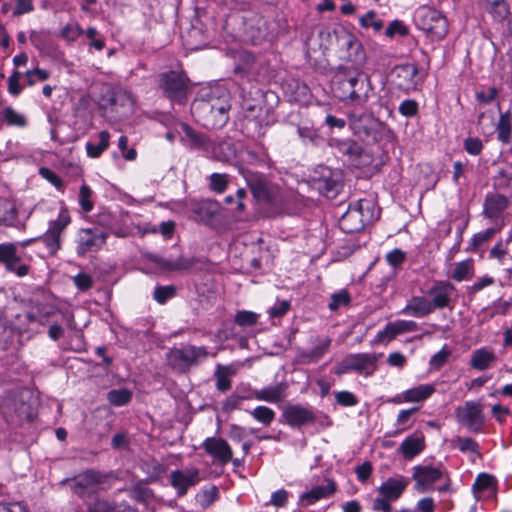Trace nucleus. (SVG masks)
Segmentation results:
<instances>
[{
    "label": "nucleus",
    "mask_w": 512,
    "mask_h": 512,
    "mask_svg": "<svg viewBox=\"0 0 512 512\" xmlns=\"http://www.w3.org/2000/svg\"><path fill=\"white\" fill-rule=\"evenodd\" d=\"M379 212L370 199H359L349 204L339 220L340 229L348 234L362 231L366 225L378 219Z\"/></svg>",
    "instance_id": "nucleus-1"
},
{
    "label": "nucleus",
    "mask_w": 512,
    "mask_h": 512,
    "mask_svg": "<svg viewBox=\"0 0 512 512\" xmlns=\"http://www.w3.org/2000/svg\"><path fill=\"white\" fill-rule=\"evenodd\" d=\"M209 356L204 346L186 345L173 348L167 355L169 364L180 372H186L191 366L198 365Z\"/></svg>",
    "instance_id": "nucleus-2"
},
{
    "label": "nucleus",
    "mask_w": 512,
    "mask_h": 512,
    "mask_svg": "<svg viewBox=\"0 0 512 512\" xmlns=\"http://www.w3.org/2000/svg\"><path fill=\"white\" fill-rule=\"evenodd\" d=\"M415 24L423 31L437 39L445 37L448 26L446 18L437 10L422 6L414 14Z\"/></svg>",
    "instance_id": "nucleus-3"
},
{
    "label": "nucleus",
    "mask_w": 512,
    "mask_h": 512,
    "mask_svg": "<svg viewBox=\"0 0 512 512\" xmlns=\"http://www.w3.org/2000/svg\"><path fill=\"white\" fill-rule=\"evenodd\" d=\"M378 357L373 353H357L346 356L336 368L341 375L355 371L366 377L371 376L377 369Z\"/></svg>",
    "instance_id": "nucleus-4"
},
{
    "label": "nucleus",
    "mask_w": 512,
    "mask_h": 512,
    "mask_svg": "<svg viewBox=\"0 0 512 512\" xmlns=\"http://www.w3.org/2000/svg\"><path fill=\"white\" fill-rule=\"evenodd\" d=\"M392 76L394 85L405 93L420 90L423 84V77L417 65L413 63L397 65L392 71Z\"/></svg>",
    "instance_id": "nucleus-5"
},
{
    "label": "nucleus",
    "mask_w": 512,
    "mask_h": 512,
    "mask_svg": "<svg viewBox=\"0 0 512 512\" xmlns=\"http://www.w3.org/2000/svg\"><path fill=\"white\" fill-rule=\"evenodd\" d=\"M443 478L448 479V473L442 464L417 465L413 468L412 479L415 481V489L418 492L424 493L431 490L433 485Z\"/></svg>",
    "instance_id": "nucleus-6"
},
{
    "label": "nucleus",
    "mask_w": 512,
    "mask_h": 512,
    "mask_svg": "<svg viewBox=\"0 0 512 512\" xmlns=\"http://www.w3.org/2000/svg\"><path fill=\"white\" fill-rule=\"evenodd\" d=\"M159 87L173 102H183L187 95L186 78L175 71H169L159 75Z\"/></svg>",
    "instance_id": "nucleus-7"
},
{
    "label": "nucleus",
    "mask_w": 512,
    "mask_h": 512,
    "mask_svg": "<svg viewBox=\"0 0 512 512\" xmlns=\"http://www.w3.org/2000/svg\"><path fill=\"white\" fill-rule=\"evenodd\" d=\"M70 222V215L65 208L60 210L57 219L49 222L48 229L43 235L42 241L51 255H54L60 249L61 235Z\"/></svg>",
    "instance_id": "nucleus-8"
},
{
    "label": "nucleus",
    "mask_w": 512,
    "mask_h": 512,
    "mask_svg": "<svg viewBox=\"0 0 512 512\" xmlns=\"http://www.w3.org/2000/svg\"><path fill=\"white\" fill-rule=\"evenodd\" d=\"M458 421L473 433L482 430L484 424L483 406L474 401H467L462 407L457 408Z\"/></svg>",
    "instance_id": "nucleus-9"
},
{
    "label": "nucleus",
    "mask_w": 512,
    "mask_h": 512,
    "mask_svg": "<svg viewBox=\"0 0 512 512\" xmlns=\"http://www.w3.org/2000/svg\"><path fill=\"white\" fill-rule=\"evenodd\" d=\"M105 482V476L97 471L88 470L78 475L73 482V492L81 498L94 495Z\"/></svg>",
    "instance_id": "nucleus-10"
},
{
    "label": "nucleus",
    "mask_w": 512,
    "mask_h": 512,
    "mask_svg": "<svg viewBox=\"0 0 512 512\" xmlns=\"http://www.w3.org/2000/svg\"><path fill=\"white\" fill-rule=\"evenodd\" d=\"M343 85L349 91L347 98L352 105L363 107L366 104L371 91L370 81L366 76L359 74L351 77Z\"/></svg>",
    "instance_id": "nucleus-11"
},
{
    "label": "nucleus",
    "mask_w": 512,
    "mask_h": 512,
    "mask_svg": "<svg viewBox=\"0 0 512 512\" xmlns=\"http://www.w3.org/2000/svg\"><path fill=\"white\" fill-rule=\"evenodd\" d=\"M20 261L21 257L18 255L14 244H0V263L5 265L7 271L16 274L18 277H24L29 273V266L20 263Z\"/></svg>",
    "instance_id": "nucleus-12"
},
{
    "label": "nucleus",
    "mask_w": 512,
    "mask_h": 512,
    "mask_svg": "<svg viewBox=\"0 0 512 512\" xmlns=\"http://www.w3.org/2000/svg\"><path fill=\"white\" fill-rule=\"evenodd\" d=\"M107 235L92 229H81L77 239V254L84 256L90 252H96L106 242Z\"/></svg>",
    "instance_id": "nucleus-13"
},
{
    "label": "nucleus",
    "mask_w": 512,
    "mask_h": 512,
    "mask_svg": "<svg viewBox=\"0 0 512 512\" xmlns=\"http://www.w3.org/2000/svg\"><path fill=\"white\" fill-rule=\"evenodd\" d=\"M455 290V286L448 281L435 282L427 292L433 310L449 307L451 296Z\"/></svg>",
    "instance_id": "nucleus-14"
},
{
    "label": "nucleus",
    "mask_w": 512,
    "mask_h": 512,
    "mask_svg": "<svg viewBox=\"0 0 512 512\" xmlns=\"http://www.w3.org/2000/svg\"><path fill=\"white\" fill-rule=\"evenodd\" d=\"M200 471L198 468H188L184 470H175L170 475V483L177 490L179 496L187 493V490L200 481Z\"/></svg>",
    "instance_id": "nucleus-15"
},
{
    "label": "nucleus",
    "mask_w": 512,
    "mask_h": 512,
    "mask_svg": "<svg viewBox=\"0 0 512 512\" xmlns=\"http://www.w3.org/2000/svg\"><path fill=\"white\" fill-rule=\"evenodd\" d=\"M337 490V484L333 479L327 478L325 484L315 486L310 490L303 492L299 496V505L310 506L316 502L327 499Z\"/></svg>",
    "instance_id": "nucleus-16"
},
{
    "label": "nucleus",
    "mask_w": 512,
    "mask_h": 512,
    "mask_svg": "<svg viewBox=\"0 0 512 512\" xmlns=\"http://www.w3.org/2000/svg\"><path fill=\"white\" fill-rule=\"evenodd\" d=\"M202 447L208 455L222 464H227L232 460V449L223 438L208 437L204 440Z\"/></svg>",
    "instance_id": "nucleus-17"
},
{
    "label": "nucleus",
    "mask_w": 512,
    "mask_h": 512,
    "mask_svg": "<svg viewBox=\"0 0 512 512\" xmlns=\"http://www.w3.org/2000/svg\"><path fill=\"white\" fill-rule=\"evenodd\" d=\"M282 417L291 427H300L315 421L313 411L299 404L286 406L283 410Z\"/></svg>",
    "instance_id": "nucleus-18"
},
{
    "label": "nucleus",
    "mask_w": 512,
    "mask_h": 512,
    "mask_svg": "<svg viewBox=\"0 0 512 512\" xmlns=\"http://www.w3.org/2000/svg\"><path fill=\"white\" fill-rule=\"evenodd\" d=\"M242 174L257 200L269 201L271 199L272 192L263 174L248 170L243 171Z\"/></svg>",
    "instance_id": "nucleus-19"
},
{
    "label": "nucleus",
    "mask_w": 512,
    "mask_h": 512,
    "mask_svg": "<svg viewBox=\"0 0 512 512\" xmlns=\"http://www.w3.org/2000/svg\"><path fill=\"white\" fill-rule=\"evenodd\" d=\"M409 481L402 475L389 477L378 487L379 495L385 496L392 502L397 501L408 487Z\"/></svg>",
    "instance_id": "nucleus-20"
},
{
    "label": "nucleus",
    "mask_w": 512,
    "mask_h": 512,
    "mask_svg": "<svg viewBox=\"0 0 512 512\" xmlns=\"http://www.w3.org/2000/svg\"><path fill=\"white\" fill-rule=\"evenodd\" d=\"M425 449V437L422 433L416 432L406 437L398 447V452L405 459H413Z\"/></svg>",
    "instance_id": "nucleus-21"
},
{
    "label": "nucleus",
    "mask_w": 512,
    "mask_h": 512,
    "mask_svg": "<svg viewBox=\"0 0 512 512\" xmlns=\"http://www.w3.org/2000/svg\"><path fill=\"white\" fill-rule=\"evenodd\" d=\"M433 312V307L430 305L428 298L424 296H412L407 301L406 306L400 311V314L423 318Z\"/></svg>",
    "instance_id": "nucleus-22"
},
{
    "label": "nucleus",
    "mask_w": 512,
    "mask_h": 512,
    "mask_svg": "<svg viewBox=\"0 0 512 512\" xmlns=\"http://www.w3.org/2000/svg\"><path fill=\"white\" fill-rule=\"evenodd\" d=\"M435 386L433 384H421L404 391L402 394L396 396L395 402L401 403H417L423 402L428 399L434 392Z\"/></svg>",
    "instance_id": "nucleus-23"
},
{
    "label": "nucleus",
    "mask_w": 512,
    "mask_h": 512,
    "mask_svg": "<svg viewBox=\"0 0 512 512\" xmlns=\"http://www.w3.org/2000/svg\"><path fill=\"white\" fill-rule=\"evenodd\" d=\"M287 385L285 383H277L263 387L252 392L251 398L258 401H265L269 403H278L286 396Z\"/></svg>",
    "instance_id": "nucleus-24"
},
{
    "label": "nucleus",
    "mask_w": 512,
    "mask_h": 512,
    "mask_svg": "<svg viewBox=\"0 0 512 512\" xmlns=\"http://www.w3.org/2000/svg\"><path fill=\"white\" fill-rule=\"evenodd\" d=\"M495 352L488 347H481L473 351L470 358V366L478 371L488 370L496 362Z\"/></svg>",
    "instance_id": "nucleus-25"
},
{
    "label": "nucleus",
    "mask_w": 512,
    "mask_h": 512,
    "mask_svg": "<svg viewBox=\"0 0 512 512\" xmlns=\"http://www.w3.org/2000/svg\"><path fill=\"white\" fill-rule=\"evenodd\" d=\"M59 312L58 308L52 304H36L28 312V319L31 322H37L41 325H47L53 322L54 316Z\"/></svg>",
    "instance_id": "nucleus-26"
},
{
    "label": "nucleus",
    "mask_w": 512,
    "mask_h": 512,
    "mask_svg": "<svg viewBox=\"0 0 512 512\" xmlns=\"http://www.w3.org/2000/svg\"><path fill=\"white\" fill-rule=\"evenodd\" d=\"M508 199L501 194L488 195L484 203V214L490 218H497L507 207Z\"/></svg>",
    "instance_id": "nucleus-27"
},
{
    "label": "nucleus",
    "mask_w": 512,
    "mask_h": 512,
    "mask_svg": "<svg viewBox=\"0 0 512 512\" xmlns=\"http://www.w3.org/2000/svg\"><path fill=\"white\" fill-rule=\"evenodd\" d=\"M331 344V339L322 337L317 339L316 345L309 351L301 353V358L304 363L317 362L328 351Z\"/></svg>",
    "instance_id": "nucleus-28"
},
{
    "label": "nucleus",
    "mask_w": 512,
    "mask_h": 512,
    "mask_svg": "<svg viewBox=\"0 0 512 512\" xmlns=\"http://www.w3.org/2000/svg\"><path fill=\"white\" fill-rule=\"evenodd\" d=\"M181 128L184 133L185 139L188 140L191 148L208 149L210 147V142L204 134L195 131L192 127L185 123L181 124Z\"/></svg>",
    "instance_id": "nucleus-29"
},
{
    "label": "nucleus",
    "mask_w": 512,
    "mask_h": 512,
    "mask_svg": "<svg viewBox=\"0 0 512 512\" xmlns=\"http://www.w3.org/2000/svg\"><path fill=\"white\" fill-rule=\"evenodd\" d=\"M497 138L500 142L508 144L512 139L511 112L501 113L496 124Z\"/></svg>",
    "instance_id": "nucleus-30"
},
{
    "label": "nucleus",
    "mask_w": 512,
    "mask_h": 512,
    "mask_svg": "<svg viewBox=\"0 0 512 512\" xmlns=\"http://www.w3.org/2000/svg\"><path fill=\"white\" fill-rule=\"evenodd\" d=\"M0 119L4 121L8 126H14L18 128H24L28 124L27 117L13 107L8 106L0 111Z\"/></svg>",
    "instance_id": "nucleus-31"
},
{
    "label": "nucleus",
    "mask_w": 512,
    "mask_h": 512,
    "mask_svg": "<svg viewBox=\"0 0 512 512\" xmlns=\"http://www.w3.org/2000/svg\"><path fill=\"white\" fill-rule=\"evenodd\" d=\"M99 142L97 144L93 142L86 143V152L90 158H98L101 154L109 148L110 145V133L108 131H102L98 135Z\"/></svg>",
    "instance_id": "nucleus-32"
},
{
    "label": "nucleus",
    "mask_w": 512,
    "mask_h": 512,
    "mask_svg": "<svg viewBox=\"0 0 512 512\" xmlns=\"http://www.w3.org/2000/svg\"><path fill=\"white\" fill-rule=\"evenodd\" d=\"M474 275V262L472 259H466L455 263L451 278L457 282L470 280Z\"/></svg>",
    "instance_id": "nucleus-33"
},
{
    "label": "nucleus",
    "mask_w": 512,
    "mask_h": 512,
    "mask_svg": "<svg viewBox=\"0 0 512 512\" xmlns=\"http://www.w3.org/2000/svg\"><path fill=\"white\" fill-rule=\"evenodd\" d=\"M17 221V210L13 202L0 197V224L14 225Z\"/></svg>",
    "instance_id": "nucleus-34"
},
{
    "label": "nucleus",
    "mask_w": 512,
    "mask_h": 512,
    "mask_svg": "<svg viewBox=\"0 0 512 512\" xmlns=\"http://www.w3.org/2000/svg\"><path fill=\"white\" fill-rule=\"evenodd\" d=\"M452 444L462 453H472L481 458L479 444L472 438L456 436L452 439Z\"/></svg>",
    "instance_id": "nucleus-35"
},
{
    "label": "nucleus",
    "mask_w": 512,
    "mask_h": 512,
    "mask_svg": "<svg viewBox=\"0 0 512 512\" xmlns=\"http://www.w3.org/2000/svg\"><path fill=\"white\" fill-rule=\"evenodd\" d=\"M90 512H136L126 502L111 504L107 501H98L90 509Z\"/></svg>",
    "instance_id": "nucleus-36"
},
{
    "label": "nucleus",
    "mask_w": 512,
    "mask_h": 512,
    "mask_svg": "<svg viewBox=\"0 0 512 512\" xmlns=\"http://www.w3.org/2000/svg\"><path fill=\"white\" fill-rule=\"evenodd\" d=\"M233 373H234V371H232L231 367L223 366L220 364L217 365V368L215 371V377H216V387L219 391L225 392L231 388L230 376Z\"/></svg>",
    "instance_id": "nucleus-37"
},
{
    "label": "nucleus",
    "mask_w": 512,
    "mask_h": 512,
    "mask_svg": "<svg viewBox=\"0 0 512 512\" xmlns=\"http://www.w3.org/2000/svg\"><path fill=\"white\" fill-rule=\"evenodd\" d=\"M250 415L262 425L268 427L275 419V411L267 406H257L249 411Z\"/></svg>",
    "instance_id": "nucleus-38"
},
{
    "label": "nucleus",
    "mask_w": 512,
    "mask_h": 512,
    "mask_svg": "<svg viewBox=\"0 0 512 512\" xmlns=\"http://www.w3.org/2000/svg\"><path fill=\"white\" fill-rule=\"evenodd\" d=\"M495 486V478L487 473H480L472 486V490L475 494V497L478 498V493L486 491V490H493Z\"/></svg>",
    "instance_id": "nucleus-39"
},
{
    "label": "nucleus",
    "mask_w": 512,
    "mask_h": 512,
    "mask_svg": "<svg viewBox=\"0 0 512 512\" xmlns=\"http://www.w3.org/2000/svg\"><path fill=\"white\" fill-rule=\"evenodd\" d=\"M212 154L214 159L221 162H228L234 156L235 151L229 142H220L213 145Z\"/></svg>",
    "instance_id": "nucleus-40"
},
{
    "label": "nucleus",
    "mask_w": 512,
    "mask_h": 512,
    "mask_svg": "<svg viewBox=\"0 0 512 512\" xmlns=\"http://www.w3.org/2000/svg\"><path fill=\"white\" fill-rule=\"evenodd\" d=\"M478 4L494 16H502L508 11L505 0H478Z\"/></svg>",
    "instance_id": "nucleus-41"
},
{
    "label": "nucleus",
    "mask_w": 512,
    "mask_h": 512,
    "mask_svg": "<svg viewBox=\"0 0 512 512\" xmlns=\"http://www.w3.org/2000/svg\"><path fill=\"white\" fill-rule=\"evenodd\" d=\"M132 393L128 389H113L108 392L107 399L114 406H123L130 402Z\"/></svg>",
    "instance_id": "nucleus-42"
},
{
    "label": "nucleus",
    "mask_w": 512,
    "mask_h": 512,
    "mask_svg": "<svg viewBox=\"0 0 512 512\" xmlns=\"http://www.w3.org/2000/svg\"><path fill=\"white\" fill-rule=\"evenodd\" d=\"M201 106L204 111L209 110L211 112V114H213L214 116H218V119L215 122L211 123V125L213 127L223 126L227 122V120H228V114H227L228 107L227 106L222 105L220 107L215 108L213 105H210L209 103H202Z\"/></svg>",
    "instance_id": "nucleus-43"
},
{
    "label": "nucleus",
    "mask_w": 512,
    "mask_h": 512,
    "mask_svg": "<svg viewBox=\"0 0 512 512\" xmlns=\"http://www.w3.org/2000/svg\"><path fill=\"white\" fill-rule=\"evenodd\" d=\"M451 356V350L445 345L442 347L440 351L435 353L429 360L430 370H439L442 368L448 361Z\"/></svg>",
    "instance_id": "nucleus-44"
},
{
    "label": "nucleus",
    "mask_w": 512,
    "mask_h": 512,
    "mask_svg": "<svg viewBox=\"0 0 512 512\" xmlns=\"http://www.w3.org/2000/svg\"><path fill=\"white\" fill-rule=\"evenodd\" d=\"M501 230V227H491L485 231L476 233L471 240L472 250H476L478 247L489 241L496 233Z\"/></svg>",
    "instance_id": "nucleus-45"
},
{
    "label": "nucleus",
    "mask_w": 512,
    "mask_h": 512,
    "mask_svg": "<svg viewBox=\"0 0 512 512\" xmlns=\"http://www.w3.org/2000/svg\"><path fill=\"white\" fill-rule=\"evenodd\" d=\"M83 33H85L80 25L76 22L68 23L66 24L62 30H61V37L68 41V42H74L76 41L79 36H81Z\"/></svg>",
    "instance_id": "nucleus-46"
},
{
    "label": "nucleus",
    "mask_w": 512,
    "mask_h": 512,
    "mask_svg": "<svg viewBox=\"0 0 512 512\" xmlns=\"http://www.w3.org/2000/svg\"><path fill=\"white\" fill-rule=\"evenodd\" d=\"M92 194H93V192L88 185L83 184L80 187L79 205L81 206V209L86 213L92 211V209L94 207V204L92 201Z\"/></svg>",
    "instance_id": "nucleus-47"
},
{
    "label": "nucleus",
    "mask_w": 512,
    "mask_h": 512,
    "mask_svg": "<svg viewBox=\"0 0 512 512\" xmlns=\"http://www.w3.org/2000/svg\"><path fill=\"white\" fill-rule=\"evenodd\" d=\"M112 103L114 105L132 108L134 106V98L129 91L125 89H118L113 94Z\"/></svg>",
    "instance_id": "nucleus-48"
},
{
    "label": "nucleus",
    "mask_w": 512,
    "mask_h": 512,
    "mask_svg": "<svg viewBox=\"0 0 512 512\" xmlns=\"http://www.w3.org/2000/svg\"><path fill=\"white\" fill-rule=\"evenodd\" d=\"M209 187L216 193H223L228 186V175L221 173H212L209 177Z\"/></svg>",
    "instance_id": "nucleus-49"
},
{
    "label": "nucleus",
    "mask_w": 512,
    "mask_h": 512,
    "mask_svg": "<svg viewBox=\"0 0 512 512\" xmlns=\"http://www.w3.org/2000/svg\"><path fill=\"white\" fill-rule=\"evenodd\" d=\"M349 303L350 295L345 289H342L331 295V300L328 304V307L331 311H336L340 307L347 306Z\"/></svg>",
    "instance_id": "nucleus-50"
},
{
    "label": "nucleus",
    "mask_w": 512,
    "mask_h": 512,
    "mask_svg": "<svg viewBox=\"0 0 512 512\" xmlns=\"http://www.w3.org/2000/svg\"><path fill=\"white\" fill-rule=\"evenodd\" d=\"M176 294V289L172 285L157 286L153 293V298L159 304H165L169 299L173 298Z\"/></svg>",
    "instance_id": "nucleus-51"
},
{
    "label": "nucleus",
    "mask_w": 512,
    "mask_h": 512,
    "mask_svg": "<svg viewBox=\"0 0 512 512\" xmlns=\"http://www.w3.org/2000/svg\"><path fill=\"white\" fill-rule=\"evenodd\" d=\"M258 318V314L252 311L242 310L236 313L235 323L242 327L253 326L257 323Z\"/></svg>",
    "instance_id": "nucleus-52"
},
{
    "label": "nucleus",
    "mask_w": 512,
    "mask_h": 512,
    "mask_svg": "<svg viewBox=\"0 0 512 512\" xmlns=\"http://www.w3.org/2000/svg\"><path fill=\"white\" fill-rule=\"evenodd\" d=\"M359 22L362 27L372 28L376 32L380 31L383 27L382 21L377 18L376 13L373 11H369L360 17Z\"/></svg>",
    "instance_id": "nucleus-53"
},
{
    "label": "nucleus",
    "mask_w": 512,
    "mask_h": 512,
    "mask_svg": "<svg viewBox=\"0 0 512 512\" xmlns=\"http://www.w3.org/2000/svg\"><path fill=\"white\" fill-rule=\"evenodd\" d=\"M25 76L27 78V85L33 86L37 82H44L50 77V73L41 68H35L32 70H28L25 73Z\"/></svg>",
    "instance_id": "nucleus-54"
},
{
    "label": "nucleus",
    "mask_w": 512,
    "mask_h": 512,
    "mask_svg": "<svg viewBox=\"0 0 512 512\" xmlns=\"http://www.w3.org/2000/svg\"><path fill=\"white\" fill-rule=\"evenodd\" d=\"M217 498L218 490L215 486L202 490L197 497L198 502L204 508L210 506Z\"/></svg>",
    "instance_id": "nucleus-55"
},
{
    "label": "nucleus",
    "mask_w": 512,
    "mask_h": 512,
    "mask_svg": "<svg viewBox=\"0 0 512 512\" xmlns=\"http://www.w3.org/2000/svg\"><path fill=\"white\" fill-rule=\"evenodd\" d=\"M335 400L339 405H341L343 407L356 406L359 402L356 395H354L352 392L346 391V390L336 392Z\"/></svg>",
    "instance_id": "nucleus-56"
},
{
    "label": "nucleus",
    "mask_w": 512,
    "mask_h": 512,
    "mask_svg": "<svg viewBox=\"0 0 512 512\" xmlns=\"http://www.w3.org/2000/svg\"><path fill=\"white\" fill-rule=\"evenodd\" d=\"M86 37L90 40V48H94L97 51H102L105 47V41L103 38L98 37L99 32L96 28L90 27L85 31Z\"/></svg>",
    "instance_id": "nucleus-57"
},
{
    "label": "nucleus",
    "mask_w": 512,
    "mask_h": 512,
    "mask_svg": "<svg viewBox=\"0 0 512 512\" xmlns=\"http://www.w3.org/2000/svg\"><path fill=\"white\" fill-rule=\"evenodd\" d=\"M418 410V408H410L401 410L397 416L396 424L398 426H402L399 430H397L393 435H397L399 433H402L406 429L410 427V425H407L409 422L411 416Z\"/></svg>",
    "instance_id": "nucleus-58"
},
{
    "label": "nucleus",
    "mask_w": 512,
    "mask_h": 512,
    "mask_svg": "<svg viewBox=\"0 0 512 512\" xmlns=\"http://www.w3.org/2000/svg\"><path fill=\"white\" fill-rule=\"evenodd\" d=\"M463 147L468 154L477 156L483 150V143L478 137H468L464 140Z\"/></svg>",
    "instance_id": "nucleus-59"
},
{
    "label": "nucleus",
    "mask_w": 512,
    "mask_h": 512,
    "mask_svg": "<svg viewBox=\"0 0 512 512\" xmlns=\"http://www.w3.org/2000/svg\"><path fill=\"white\" fill-rule=\"evenodd\" d=\"M393 324L394 331H396L398 335L408 332H415L419 328L418 324L413 320H396L393 322Z\"/></svg>",
    "instance_id": "nucleus-60"
},
{
    "label": "nucleus",
    "mask_w": 512,
    "mask_h": 512,
    "mask_svg": "<svg viewBox=\"0 0 512 512\" xmlns=\"http://www.w3.org/2000/svg\"><path fill=\"white\" fill-rule=\"evenodd\" d=\"M399 113L405 117H413L418 113V103L415 100L407 99L400 103Z\"/></svg>",
    "instance_id": "nucleus-61"
},
{
    "label": "nucleus",
    "mask_w": 512,
    "mask_h": 512,
    "mask_svg": "<svg viewBox=\"0 0 512 512\" xmlns=\"http://www.w3.org/2000/svg\"><path fill=\"white\" fill-rule=\"evenodd\" d=\"M397 335V332L394 331L393 322H389L382 330L378 331L375 340L376 342H390Z\"/></svg>",
    "instance_id": "nucleus-62"
},
{
    "label": "nucleus",
    "mask_w": 512,
    "mask_h": 512,
    "mask_svg": "<svg viewBox=\"0 0 512 512\" xmlns=\"http://www.w3.org/2000/svg\"><path fill=\"white\" fill-rule=\"evenodd\" d=\"M507 255V247L503 244V241H498L489 251V258L496 259L500 264L504 263V259Z\"/></svg>",
    "instance_id": "nucleus-63"
},
{
    "label": "nucleus",
    "mask_w": 512,
    "mask_h": 512,
    "mask_svg": "<svg viewBox=\"0 0 512 512\" xmlns=\"http://www.w3.org/2000/svg\"><path fill=\"white\" fill-rule=\"evenodd\" d=\"M435 502L431 497L420 499L414 510H407V512H435Z\"/></svg>",
    "instance_id": "nucleus-64"
}]
</instances>
